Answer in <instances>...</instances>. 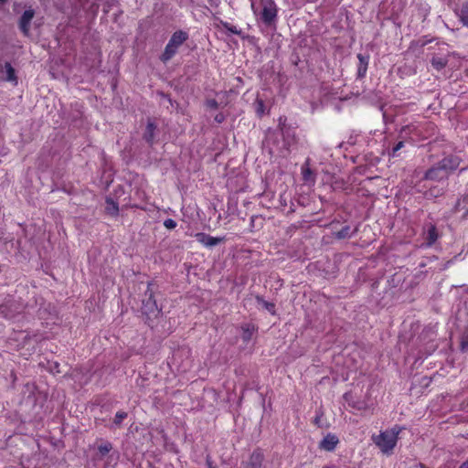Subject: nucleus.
Listing matches in <instances>:
<instances>
[{
  "instance_id": "29",
  "label": "nucleus",
  "mask_w": 468,
  "mask_h": 468,
  "mask_svg": "<svg viewBox=\"0 0 468 468\" xmlns=\"http://www.w3.org/2000/svg\"><path fill=\"white\" fill-rule=\"evenodd\" d=\"M404 146V142H399L392 149V156H396L398 152Z\"/></svg>"
},
{
  "instance_id": "12",
  "label": "nucleus",
  "mask_w": 468,
  "mask_h": 468,
  "mask_svg": "<svg viewBox=\"0 0 468 468\" xmlns=\"http://www.w3.org/2000/svg\"><path fill=\"white\" fill-rule=\"evenodd\" d=\"M357 58L359 60L357 75L359 78H363V77H365L367 70L368 58L364 57L362 54H358Z\"/></svg>"
},
{
  "instance_id": "8",
  "label": "nucleus",
  "mask_w": 468,
  "mask_h": 468,
  "mask_svg": "<svg viewBox=\"0 0 468 468\" xmlns=\"http://www.w3.org/2000/svg\"><path fill=\"white\" fill-rule=\"evenodd\" d=\"M33 17H34V11L32 9H28L23 13V15L20 18L19 27L25 35H27L29 32V26H30V22L33 19Z\"/></svg>"
},
{
  "instance_id": "4",
  "label": "nucleus",
  "mask_w": 468,
  "mask_h": 468,
  "mask_svg": "<svg viewBox=\"0 0 468 468\" xmlns=\"http://www.w3.org/2000/svg\"><path fill=\"white\" fill-rule=\"evenodd\" d=\"M195 238L199 243L207 248L217 246L225 240L224 237H212L203 232L196 233Z\"/></svg>"
},
{
  "instance_id": "27",
  "label": "nucleus",
  "mask_w": 468,
  "mask_h": 468,
  "mask_svg": "<svg viewBox=\"0 0 468 468\" xmlns=\"http://www.w3.org/2000/svg\"><path fill=\"white\" fill-rule=\"evenodd\" d=\"M256 112L259 115H262L265 112L264 103L261 100H257Z\"/></svg>"
},
{
  "instance_id": "10",
  "label": "nucleus",
  "mask_w": 468,
  "mask_h": 468,
  "mask_svg": "<svg viewBox=\"0 0 468 468\" xmlns=\"http://www.w3.org/2000/svg\"><path fill=\"white\" fill-rule=\"evenodd\" d=\"M19 309L15 302H8L5 304L0 305V314L6 318H13L16 313L20 312Z\"/></svg>"
},
{
  "instance_id": "3",
  "label": "nucleus",
  "mask_w": 468,
  "mask_h": 468,
  "mask_svg": "<svg viewBox=\"0 0 468 468\" xmlns=\"http://www.w3.org/2000/svg\"><path fill=\"white\" fill-rule=\"evenodd\" d=\"M143 312L146 315H157L160 313V309L156 304V301L154 298V292L151 289V283L148 284L147 289L144 292V298L143 299Z\"/></svg>"
},
{
  "instance_id": "16",
  "label": "nucleus",
  "mask_w": 468,
  "mask_h": 468,
  "mask_svg": "<svg viewBox=\"0 0 468 468\" xmlns=\"http://www.w3.org/2000/svg\"><path fill=\"white\" fill-rule=\"evenodd\" d=\"M461 22L468 27V2L463 4L462 7L457 12Z\"/></svg>"
},
{
  "instance_id": "31",
  "label": "nucleus",
  "mask_w": 468,
  "mask_h": 468,
  "mask_svg": "<svg viewBox=\"0 0 468 468\" xmlns=\"http://www.w3.org/2000/svg\"><path fill=\"white\" fill-rule=\"evenodd\" d=\"M251 335H252L251 331L249 328H246V329H244L242 337L245 341H249L251 337Z\"/></svg>"
},
{
  "instance_id": "23",
  "label": "nucleus",
  "mask_w": 468,
  "mask_h": 468,
  "mask_svg": "<svg viewBox=\"0 0 468 468\" xmlns=\"http://www.w3.org/2000/svg\"><path fill=\"white\" fill-rule=\"evenodd\" d=\"M220 24L222 25V27L225 29H227L228 31L231 32L232 34L239 35L241 33V31L239 29H238L237 27L232 26V25H230L228 22L221 21Z\"/></svg>"
},
{
  "instance_id": "1",
  "label": "nucleus",
  "mask_w": 468,
  "mask_h": 468,
  "mask_svg": "<svg viewBox=\"0 0 468 468\" xmlns=\"http://www.w3.org/2000/svg\"><path fill=\"white\" fill-rule=\"evenodd\" d=\"M400 431L401 428L395 426L374 437L373 441L384 453H389L396 446Z\"/></svg>"
},
{
  "instance_id": "33",
  "label": "nucleus",
  "mask_w": 468,
  "mask_h": 468,
  "mask_svg": "<svg viewBox=\"0 0 468 468\" xmlns=\"http://www.w3.org/2000/svg\"><path fill=\"white\" fill-rule=\"evenodd\" d=\"M223 115L221 114H218L215 117V120L218 122H221L223 121Z\"/></svg>"
},
{
  "instance_id": "14",
  "label": "nucleus",
  "mask_w": 468,
  "mask_h": 468,
  "mask_svg": "<svg viewBox=\"0 0 468 468\" xmlns=\"http://www.w3.org/2000/svg\"><path fill=\"white\" fill-rule=\"evenodd\" d=\"M302 176L303 181L306 183L314 184L315 181L314 175L307 163L302 166Z\"/></svg>"
},
{
  "instance_id": "20",
  "label": "nucleus",
  "mask_w": 468,
  "mask_h": 468,
  "mask_svg": "<svg viewBox=\"0 0 468 468\" xmlns=\"http://www.w3.org/2000/svg\"><path fill=\"white\" fill-rule=\"evenodd\" d=\"M458 211H463L465 215H468V195L465 196L462 200H459L456 205Z\"/></svg>"
},
{
  "instance_id": "18",
  "label": "nucleus",
  "mask_w": 468,
  "mask_h": 468,
  "mask_svg": "<svg viewBox=\"0 0 468 468\" xmlns=\"http://www.w3.org/2000/svg\"><path fill=\"white\" fill-rule=\"evenodd\" d=\"M257 302L261 308L267 310L271 314H275V306L272 303H269L261 297H257Z\"/></svg>"
},
{
  "instance_id": "22",
  "label": "nucleus",
  "mask_w": 468,
  "mask_h": 468,
  "mask_svg": "<svg viewBox=\"0 0 468 468\" xmlns=\"http://www.w3.org/2000/svg\"><path fill=\"white\" fill-rule=\"evenodd\" d=\"M5 71H6V80L8 81H16V74H15V69H13L11 64L6 62L5 65Z\"/></svg>"
},
{
  "instance_id": "11",
  "label": "nucleus",
  "mask_w": 468,
  "mask_h": 468,
  "mask_svg": "<svg viewBox=\"0 0 468 468\" xmlns=\"http://www.w3.org/2000/svg\"><path fill=\"white\" fill-rule=\"evenodd\" d=\"M263 454L260 452H254L250 457L247 468H262Z\"/></svg>"
},
{
  "instance_id": "36",
  "label": "nucleus",
  "mask_w": 468,
  "mask_h": 468,
  "mask_svg": "<svg viewBox=\"0 0 468 468\" xmlns=\"http://www.w3.org/2000/svg\"><path fill=\"white\" fill-rule=\"evenodd\" d=\"M5 1H6V0H0V2H3V3H4V2H5Z\"/></svg>"
},
{
  "instance_id": "32",
  "label": "nucleus",
  "mask_w": 468,
  "mask_h": 468,
  "mask_svg": "<svg viewBox=\"0 0 468 468\" xmlns=\"http://www.w3.org/2000/svg\"><path fill=\"white\" fill-rule=\"evenodd\" d=\"M207 468H217L215 465H213V463L209 457L207 458Z\"/></svg>"
},
{
  "instance_id": "35",
  "label": "nucleus",
  "mask_w": 468,
  "mask_h": 468,
  "mask_svg": "<svg viewBox=\"0 0 468 468\" xmlns=\"http://www.w3.org/2000/svg\"><path fill=\"white\" fill-rule=\"evenodd\" d=\"M323 468H335V467L333 465H326V466H324Z\"/></svg>"
},
{
  "instance_id": "17",
  "label": "nucleus",
  "mask_w": 468,
  "mask_h": 468,
  "mask_svg": "<svg viewBox=\"0 0 468 468\" xmlns=\"http://www.w3.org/2000/svg\"><path fill=\"white\" fill-rule=\"evenodd\" d=\"M431 65L437 70H441L447 65V59L441 57H433L431 59Z\"/></svg>"
},
{
  "instance_id": "30",
  "label": "nucleus",
  "mask_w": 468,
  "mask_h": 468,
  "mask_svg": "<svg viewBox=\"0 0 468 468\" xmlns=\"http://www.w3.org/2000/svg\"><path fill=\"white\" fill-rule=\"evenodd\" d=\"M207 106L211 108V109H217L218 106V103L216 100L214 99H211V100H207Z\"/></svg>"
},
{
  "instance_id": "34",
  "label": "nucleus",
  "mask_w": 468,
  "mask_h": 468,
  "mask_svg": "<svg viewBox=\"0 0 468 468\" xmlns=\"http://www.w3.org/2000/svg\"><path fill=\"white\" fill-rule=\"evenodd\" d=\"M459 468H468V461L463 463Z\"/></svg>"
},
{
  "instance_id": "26",
  "label": "nucleus",
  "mask_w": 468,
  "mask_h": 468,
  "mask_svg": "<svg viewBox=\"0 0 468 468\" xmlns=\"http://www.w3.org/2000/svg\"><path fill=\"white\" fill-rule=\"evenodd\" d=\"M176 222L172 218H166L164 221V226L168 229H173L176 227Z\"/></svg>"
},
{
  "instance_id": "24",
  "label": "nucleus",
  "mask_w": 468,
  "mask_h": 468,
  "mask_svg": "<svg viewBox=\"0 0 468 468\" xmlns=\"http://www.w3.org/2000/svg\"><path fill=\"white\" fill-rule=\"evenodd\" d=\"M461 346L463 350L468 349V328L463 332L462 335Z\"/></svg>"
},
{
  "instance_id": "13",
  "label": "nucleus",
  "mask_w": 468,
  "mask_h": 468,
  "mask_svg": "<svg viewBox=\"0 0 468 468\" xmlns=\"http://www.w3.org/2000/svg\"><path fill=\"white\" fill-rule=\"evenodd\" d=\"M105 211L111 216H117L119 212L118 204L111 197L106 198Z\"/></svg>"
},
{
  "instance_id": "9",
  "label": "nucleus",
  "mask_w": 468,
  "mask_h": 468,
  "mask_svg": "<svg viewBox=\"0 0 468 468\" xmlns=\"http://www.w3.org/2000/svg\"><path fill=\"white\" fill-rule=\"evenodd\" d=\"M447 172L439 165L431 168L425 173V178L428 180H442L447 178Z\"/></svg>"
},
{
  "instance_id": "28",
  "label": "nucleus",
  "mask_w": 468,
  "mask_h": 468,
  "mask_svg": "<svg viewBox=\"0 0 468 468\" xmlns=\"http://www.w3.org/2000/svg\"><path fill=\"white\" fill-rule=\"evenodd\" d=\"M349 230H350V228L348 226L343 228L338 233H337V237L339 239H344V238H346L349 236Z\"/></svg>"
},
{
  "instance_id": "25",
  "label": "nucleus",
  "mask_w": 468,
  "mask_h": 468,
  "mask_svg": "<svg viewBox=\"0 0 468 468\" xmlns=\"http://www.w3.org/2000/svg\"><path fill=\"white\" fill-rule=\"evenodd\" d=\"M98 449L102 455H105L112 450V444L106 442L104 444L100 445Z\"/></svg>"
},
{
  "instance_id": "5",
  "label": "nucleus",
  "mask_w": 468,
  "mask_h": 468,
  "mask_svg": "<svg viewBox=\"0 0 468 468\" xmlns=\"http://www.w3.org/2000/svg\"><path fill=\"white\" fill-rule=\"evenodd\" d=\"M277 15L276 5L273 2L264 4L261 11V19L266 24H271Z\"/></svg>"
},
{
  "instance_id": "21",
  "label": "nucleus",
  "mask_w": 468,
  "mask_h": 468,
  "mask_svg": "<svg viewBox=\"0 0 468 468\" xmlns=\"http://www.w3.org/2000/svg\"><path fill=\"white\" fill-rule=\"evenodd\" d=\"M127 417V413L125 411H118L115 414V417L113 419V426L115 428H120L122 426V423L123 420Z\"/></svg>"
},
{
  "instance_id": "15",
  "label": "nucleus",
  "mask_w": 468,
  "mask_h": 468,
  "mask_svg": "<svg viewBox=\"0 0 468 468\" xmlns=\"http://www.w3.org/2000/svg\"><path fill=\"white\" fill-rule=\"evenodd\" d=\"M438 239V233L435 226H430L426 233V243L428 246H431Z\"/></svg>"
},
{
  "instance_id": "19",
  "label": "nucleus",
  "mask_w": 468,
  "mask_h": 468,
  "mask_svg": "<svg viewBox=\"0 0 468 468\" xmlns=\"http://www.w3.org/2000/svg\"><path fill=\"white\" fill-rule=\"evenodd\" d=\"M154 130H155V126L154 125V123L148 122V124L146 126V130H145L144 135V139L148 143H152L153 142L154 137Z\"/></svg>"
},
{
  "instance_id": "7",
  "label": "nucleus",
  "mask_w": 468,
  "mask_h": 468,
  "mask_svg": "<svg viewBox=\"0 0 468 468\" xmlns=\"http://www.w3.org/2000/svg\"><path fill=\"white\" fill-rule=\"evenodd\" d=\"M460 165V159L457 156L450 155L443 158L438 165L441 168H443L447 172L456 169Z\"/></svg>"
},
{
  "instance_id": "6",
  "label": "nucleus",
  "mask_w": 468,
  "mask_h": 468,
  "mask_svg": "<svg viewBox=\"0 0 468 468\" xmlns=\"http://www.w3.org/2000/svg\"><path fill=\"white\" fill-rule=\"evenodd\" d=\"M339 440L336 435L333 433L326 434L319 443V448L326 452H332L335 449Z\"/></svg>"
},
{
  "instance_id": "2",
  "label": "nucleus",
  "mask_w": 468,
  "mask_h": 468,
  "mask_svg": "<svg viewBox=\"0 0 468 468\" xmlns=\"http://www.w3.org/2000/svg\"><path fill=\"white\" fill-rule=\"evenodd\" d=\"M188 38V35L186 32L178 30L176 31L171 38L169 39L167 45L165 48L163 54L160 58L163 62L169 61L176 53L179 47Z\"/></svg>"
}]
</instances>
